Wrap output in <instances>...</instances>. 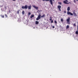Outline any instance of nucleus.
I'll return each mask as SVG.
<instances>
[{"instance_id":"f257e3e1","label":"nucleus","mask_w":78,"mask_h":78,"mask_svg":"<svg viewBox=\"0 0 78 78\" xmlns=\"http://www.w3.org/2000/svg\"><path fill=\"white\" fill-rule=\"evenodd\" d=\"M22 9H27V8H28V5H26L25 6H23L22 7Z\"/></svg>"},{"instance_id":"f03ea898","label":"nucleus","mask_w":78,"mask_h":78,"mask_svg":"<svg viewBox=\"0 0 78 78\" xmlns=\"http://www.w3.org/2000/svg\"><path fill=\"white\" fill-rule=\"evenodd\" d=\"M67 14L68 15H71V16H73V13H72L71 12L68 11Z\"/></svg>"},{"instance_id":"7ed1b4c3","label":"nucleus","mask_w":78,"mask_h":78,"mask_svg":"<svg viewBox=\"0 0 78 78\" xmlns=\"http://www.w3.org/2000/svg\"><path fill=\"white\" fill-rule=\"evenodd\" d=\"M50 2L51 5H53V1L52 0H45L46 1H49Z\"/></svg>"},{"instance_id":"20e7f679","label":"nucleus","mask_w":78,"mask_h":78,"mask_svg":"<svg viewBox=\"0 0 78 78\" xmlns=\"http://www.w3.org/2000/svg\"><path fill=\"white\" fill-rule=\"evenodd\" d=\"M33 7H34V8H35L36 9H37H37H38V7H37L35 6V5H33Z\"/></svg>"},{"instance_id":"39448f33","label":"nucleus","mask_w":78,"mask_h":78,"mask_svg":"<svg viewBox=\"0 0 78 78\" xmlns=\"http://www.w3.org/2000/svg\"><path fill=\"white\" fill-rule=\"evenodd\" d=\"M31 5H30L28 6V9H30V10H31Z\"/></svg>"},{"instance_id":"423d86ee","label":"nucleus","mask_w":78,"mask_h":78,"mask_svg":"<svg viewBox=\"0 0 78 78\" xmlns=\"http://www.w3.org/2000/svg\"><path fill=\"white\" fill-rule=\"evenodd\" d=\"M37 18H38L39 19H41V14L39 15Z\"/></svg>"},{"instance_id":"0eeeda50","label":"nucleus","mask_w":78,"mask_h":78,"mask_svg":"<svg viewBox=\"0 0 78 78\" xmlns=\"http://www.w3.org/2000/svg\"><path fill=\"white\" fill-rule=\"evenodd\" d=\"M66 21L67 22H69V21H70V17H69L68 18V19H67L66 20Z\"/></svg>"},{"instance_id":"6e6552de","label":"nucleus","mask_w":78,"mask_h":78,"mask_svg":"<svg viewBox=\"0 0 78 78\" xmlns=\"http://www.w3.org/2000/svg\"><path fill=\"white\" fill-rule=\"evenodd\" d=\"M73 14L74 15V16H75V17H76V16H77V15H76V13L75 12H73Z\"/></svg>"},{"instance_id":"1a4fd4ad","label":"nucleus","mask_w":78,"mask_h":78,"mask_svg":"<svg viewBox=\"0 0 78 78\" xmlns=\"http://www.w3.org/2000/svg\"><path fill=\"white\" fill-rule=\"evenodd\" d=\"M57 8H58V9H61V5H58Z\"/></svg>"},{"instance_id":"9d476101","label":"nucleus","mask_w":78,"mask_h":78,"mask_svg":"<svg viewBox=\"0 0 78 78\" xmlns=\"http://www.w3.org/2000/svg\"><path fill=\"white\" fill-rule=\"evenodd\" d=\"M70 8L69 7H68V8L67 9V10L68 11H70Z\"/></svg>"},{"instance_id":"9b49d317","label":"nucleus","mask_w":78,"mask_h":78,"mask_svg":"<svg viewBox=\"0 0 78 78\" xmlns=\"http://www.w3.org/2000/svg\"><path fill=\"white\" fill-rule=\"evenodd\" d=\"M63 3H64L65 4H68V3L67 2H66V1H63Z\"/></svg>"},{"instance_id":"f8f14e48","label":"nucleus","mask_w":78,"mask_h":78,"mask_svg":"<svg viewBox=\"0 0 78 78\" xmlns=\"http://www.w3.org/2000/svg\"><path fill=\"white\" fill-rule=\"evenodd\" d=\"M35 24H36V25H38V24H39V22L37 21H36L35 22Z\"/></svg>"},{"instance_id":"ddd939ff","label":"nucleus","mask_w":78,"mask_h":78,"mask_svg":"<svg viewBox=\"0 0 78 78\" xmlns=\"http://www.w3.org/2000/svg\"><path fill=\"white\" fill-rule=\"evenodd\" d=\"M45 14H43V15L41 16V17L42 18V17H45Z\"/></svg>"},{"instance_id":"4468645a","label":"nucleus","mask_w":78,"mask_h":78,"mask_svg":"<svg viewBox=\"0 0 78 78\" xmlns=\"http://www.w3.org/2000/svg\"><path fill=\"white\" fill-rule=\"evenodd\" d=\"M34 15H32L30 16L31 19L32 17H34Z\"/></svg>"},{"instance_id":"2eb2a0df","label":"nucleus","mask_w":78,"mask_h":78,"mask_svg":"<svg viewBox=\"0 0 78 78\" xmlns=\"http://www.w3.org/2000/svg\"><path fill=\"white\" fill-rule=\"evenodd\" d=\"M22 14H23H23H25V12L24 11H22Z\"/></svg>"},{"instance_id":"dca6fc26","label":"nucleus","mask_w":78,"mask_h":78,"mask_svg":"<svg viewBox=\"0 0 78 78\" xmlns=\"http://www.w3.org/2000/svg\"><path fill=\"white\" fill-rule=\"evenodd\" d=\"M69 28V25H67L66 27V29H68V28Z\"/></svg>"},{"instance_id":"f3484780","label":"nucleus","mask_w":78,"mask_h":78,"mask_svg":"<svg viewBox=\"0 0 78 78\" xmlns=\"http://www.w3.org/2000/svg\"><path fill=\"white\" fill-rule=\"evenodd\" d=\"M76 34H78V31H76Z\"/></svg>"},{"instance_id":"a211bd4d","label":"nucleus","mask_w":78,"mask_h":78,"mask_svg":"<svg viewBox=\"0 0 78 78\" xmlns=\"http://www.w3.org/2000/svg\"><path fill=\"white\" fill-rule=\"evenodd\" d=\"M58 3L59 5H62V3H61V2H58Z\"/></svg>"},{"instance_id":"6ab92c4d","label":"nucleus","mask_w":78,"mask_h":78,"mask_svg":"<svg viewBox=\"0 0 78 78\" xmlns=\"http://www.w3.org/2000/svg\"><path fill=\"white\" fill-rule=\"evenodd\" d=\"M28 15H31V12H28Z\"/></svg>"},{"instance_id":"aec40b11","label":"nucleus","mask_w":78,"mask_h":78,"mask_svg":"<svg viewBox=\"0 0 78 78\" xmlns=\"http://www.w3.org/2000/svg\"><path fill=\"white\" fill-rule=\"evenodd\" d=\"M61 22H63V19L62 18L61 19Z\"/></svg>"},{"instance_id":"412c9836","label":"nucleus","mask_w":78,"mask_h":78,"mask_svg":"<svg viewBox=\"0 0 78 78\" xmlns=\"http://www.w3.org/2000/svg\"><path fill=\"white\" fill-rule=\"evenodd\" d=\"M55 24H57V21H56L55 20Z\"/></svg>"},{"instance_id":"4be33fe9","label":"nucleus","mask_w":78,"mask_h":78,"mask_svg":"<svg viewBox=\"0 0 78 78\" xmlns=\"http://www.w3.org/2000/svg\"><path fill=\"white\" fill-rule=\"evenodd\" d=\"M2 17V18H4L5 17V16H4V15H2L1 16Z\"/></svg>"},{"instance_id":"5701e85b","label":"nucleus","mask_w":78,"mask_h":78,"mask_svg":"<svg viewBox=\"0 0 78 78\" xmlns=\"http://www.w3.org/2000/svg\"><path fill=\"white\" fill-rule=\"evenodd\" d=\"M5 16L6 17H8V16H7V15L6 14L5 15Z\"/></svg>"},{"instance_id":"b1692460","label":"nucleus","mask_w":78,"mask_h":78,"mask_svg":"<svg viewBox=\"0 0 78 78\" xmlns=\"http://www.w3.org/2000/svg\"><path fill=\"white\" fill-rule=\"evenodd\" d=\"M39 19L38 18H37V19H36V20H39Z\"/></svg>"},{"instance_id":"393cba45","label":"nucleus","mask_w":78,"mask_h":78,"mask_svg":"<svg viewBox=\"0 0 78 78\" xmlns=\"http://www.w3.org/2000/svg\"><path fill=\"white\" fill-rule=\"evenodd\" d=\"M73 25L74 26V27H75L76 26V24H74Z\"/></svg>"},{"instance_id":"a878e982","label":"nucleus","mask_w":78,"mask_h":78,"mask_svg":"<svg viewBox=\"0 0 78 78\" xmlns=\"http://www.w3.org/2000/svg\"><path fill=\"white\" fill-rule=\"evenodd\" d=\"M58 9L60 11H61V9Z\"/></svg>"},{"instance_id":"bb28decb","label":"nucleus","mask_w":78,"mask_h":78,"mask_svg":"<svg viewBox=\"0 0 78 78\" xmlns=\"http://www.w3.org/2000/svg\"><path fill=\"white\" fill-rule=\"evenodd\" d=\"M51 22V23H53V20H52Z\"/></svg>"},{"instance_id":"cd10ccee","label":"nucleus","mask_w":78,"mask_h":78,"mask_svg":"<svg viewBox=\"0 0 78 78\" xmlns=\"http://www.w3.org/2000/svg\"><path fill=\"white\" fill-rule=\"evenodd\" d=\"M52 20V19H51H51H50L49 20L50 21H51V20Z\"/></svg>"},{"instance_id":"c85d7f7f","label":"nucleus","mask_w":78,"mask_h":78,"mask_svg":"<svg viewBox=\"0 0 78 78\" xmlns=\"http://www.w3.org/2000/svg\"><path fill=\"white\" fill-rule=\"evenodd\" d=\"M18 14H19V11L17 12Z\"/></svg>"},{"instance_id":"c756f323","label":"nucleus","mask_w":78,"mask_h":78,"mask_svg":"<svg viewBox=\"0 0 78 78\" xmlns=\"http://www.w3.org/2000/svg\"><path fill=\"white\" fill-rule=\"evenodd\" d=\"M64 13H66V11H64Z\"/></svg>"},{"instance_id":"7c9ffc66","label":"nucleus","mask_w":78,"mask_h":78,"mask_svg":"<svg viewBox=\"0 0 78 78\" xmlns=\"http://www.w3.org/2000/svg\"><path fill=\"white\" fill-rule=\"evenodd\" d=\"M53 28H55V26H52Z\"/></svg>"},{"instance_id":"2f4dec72","label":"nucleus","mask_w":78,"mask_h":78,"mask_svg":"<svg viewBox=\"0 0 78 78\" xmlns=\"http://www.w3.org/2000/svg\"><path fill=\"white\" fill-rule=\"evenodd\" d=\"M43 2H44V1H46L45 0H43Z\"/></svg>"},{"instance_id":"473e14b6","label":"nucleus","mask_w":78,"mask_h":78,"mask_svg":"<svg viewBox=\"0 0 78 78\" xmlns=\"http://www.w3.org/2000/svg\"><path fill=\"white\" fill-rule=\"evenodd\" d=\"M12 1H16V0H12Z\"/></svg>"},{"instance_id":"72a5a7b5","label":"nucleus","mask_w":78,"mask_h":78,"mask_svg":"<svg viewBox=\"0 0 78 78\" xmlns=\"http://www.w3.org/2000/svg\"><path fill=\"white\" fill-rule=\"evenodd\" d=\"M75 1H74V3H75V2H76L75 1V0H74Z\"/></svg>"},{"instance_id":"f704fd0d","label":"nucleus","mask_w":78,"mask_h":78,"mask_svg":"<svg viewBox=\"0 0 78 78\" xmlns=\"http://www.w3.org/2000/svg\"><path fill=\"white\" fill-rule=\"evenodd\" d=\"M50 18L51 19V17L50 16Z\"/></svg>"},{"instance_id":"c9c22d12","label":"nucleus","mask_w":78,"mask_h":78,"mask_svg":"<svg viewBox=\"0 0 78 78\" xmlns=\"http://www.w3.org/2000/svg\"><path fill=\"white\" fill-rule=\"evenodd\" d=\"M53 2L55 1V0H52Z\"/></svg>"},{"instance_id":"e433bc0d","label":"nucleus","mask_w":78,"mask_h":78,"mask_svg":"<svg viewBox=\"0 0 78 78\" xmlns=\"http://www.w3.org/2000/svg\"><path fill=\"white\" fill-rule=\"evenodd\" d=\"M66 2H68V1H67V0H66Z\"/></svg>"},{"instance_id":"4c0bfd02","label":"nucleus","mask_w":78,"mask_h":78,"mask_svg":"<svg viewBox=\"0 0 78 78\" xmlns=\"http://www.w3.org/2000/svg\"><path fill=\"white\" fill-rule=\"evenodd\" d=\"M76 0V1H78V0Z\"/></svg>"}]
</instances>
